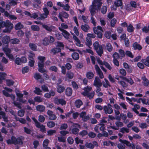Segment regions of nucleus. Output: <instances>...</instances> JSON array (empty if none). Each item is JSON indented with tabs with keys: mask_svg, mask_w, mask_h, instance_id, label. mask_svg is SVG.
<instances>
[{
	"mask_svg": "<svg viewBox=\"0 0 149 149\" xmlns=\"http://www.w3.org/2000/svg\"><path fill=\"white\" fill-rule=\"evenodd\" d=\"M38 58L40 61L38 62V71L42 73L47 72V71L44 68V62L46 59L45 57L42 56H38Z\"/></svg>",
	"mask_w": 149,
	"mask_h": 149,
	"instance_id": "f257e3e1",
	"label": "nucleus"
},
{
	"mask_svg": "<svg viewBox=\"0 0 149 149\" xmlns=\"http://www.w3.org/2000/svg\"><path fill=\"white\" fill-rule=\"evenodd\" d=\"M6 142L8 144H13L15 145L18 144L21 145L23 144L22 140L20 137L16 138L13 136H11L10 139L7 140Z\"/></svg>",
	"mask_w": 149,
	"mask_h": 149,
	"instance_id": "f03ea898",
	"label": "nucleus"
},
{
	"mask_svg": "<svg viewBox=\"0 0 149 149\" xmlns=\"http://www.w3.org/2000/svg\"><path fill=\"white\" fill-rule=\"evenodd\" d=\"M94 48L98 55L101 56L103 53L102 46L99 44L97 41H95L93 43Z\"/></svg>",
	"mask_w": 149,
	"mask_h": 149,
	"instance_id": "7ed1b4c3",
	"label": "nucleus"
},
{
	"mask_svg": "<svg viewBox=\"0 0 149 149\" xmlns=\"http://www.w3.org/2000/svg\"><path fill=\"white\" fill-rule=\"evenodd\" d=\"M54 41V38L52 36H50L49 38L45 37L42 40V44L45 46L48 45L50 43H53Z\"/></svg>",
	"mask_w": 149,
	"mask_h": 149,
	"instance_id": "20e7f679",
	"label": "nucleus"
},
{
	"mask_svg": "<svg viewBox=\"0 0 149 149\" xmlns=\"http://www.w3.org/2000/svg\"><path fill=\"white\" fill-rule=\"evenodd\" d=\"M96 37L95 34L88 33L87 34V37L86 38V45L89 47L92 45V38H94Z\"/></svg>",
	"mask_w": 149,
	"mask_h": 149,
	"instance_id": "39448f33",
	"label": "nucleus"
},
{
	"mask_svg": "<svg viewBox=\"0 0 149 149\" xmlns=\"http://www.w3.org/2000/svg\"><path fill=\"white\" fill-rule=\"evenodd\" d=\"M97 8L99 9L98 8V5H95V3H92V4L90 6L89 10L92 16L91 19H94L93 16L96 13V10L97 9Z\"/></svg>",
	"mask_w": 149,
	"mask_h": 149,
	"instance_id": "423d86ee",
	"label": "nucleus"
},
{
	"mask_svg": "<svg viewBox=\"0 0 149 149\" xmlns=\"http://www.w3.org/2000/svg\"><path fill=\"white\" fill-rule=\"evenodd\" d=\"M55 102L57 104H61L62 106L65 105L66 102L63 98H57L55 100Z\"/></svg>",
	"mask_w": 149,
	"mask_h": 149,
	"instance_id": "0eeeda50",
	"label": "nucleus"
},
{
	"mask_svg": "<svg viewBox=\"0 0 149 149\" xmlns=\"http://www.w3.org/2000/svg\"><path fill=\"white\" fill-rule=\"evenodd\" d=\"M47 114L49 116V118L50 120H54L57 118L56 116L53 114V112L52 111L48 110L47 112Z\"/></svg>",
	"mask_w": 149,
	"mask_h": 149,
	"instance_id": "6e6552de",
	"label": "nucleus"
},
{
	"mask_svg": "<svg viewBox=\"0 0 149 149\" xmlns=\"http://www.w3.org/2000/svg\"><path fill=\"white\" fill-rule=\"evenodd\" d=\"M42 27L46 30L49 32L54 31L56 28V27L53 26L51 25L50 26H49L45 24L42 25Z\"/></svg>",
	"mask_w": 149,
	"mask_h": 149,
	"instance_id": "1a4fd4ad",
	"label": "nucleus"
},
{
	"mask_svg": "<svg viewBox=\"0 0 149 149\" xmlns=\"http://www.w3.org/2000/svg\"><path fill=\"white\" fill-rule=\"evenodd\" d=\"M43 10L44 13L43 14H40V16L41 18L45 19L47 17V16L49 14V12L46 7L44 8H43Z\"/></svg>",
	"mask_w": 149,
	"mask_h": 149,
	"instance_id": "9d476101",
	"label": "nucleus"
},
{
	"mask_svg": "<svg viewBox=\"0 0 149 149\" xmlns=\"http://www.w3.org/2000/svg\"><path fill=\"white\" fill-rule=\"evenodd\" d=\"M93 85L95 87L101 86L102 83L101 80L97 77H96L94 80Z\"/></svg>",
	"mask_w": 149,
	"mask_h": 149,
	"instance_id": "9b49d317",
	"label": "nucleus"
},
{
	"mask_svg": "<svg viewBox=\"0 0 149 149\" xmlns=\"http://www.w3.org/2000/svg\"><path fill=\"white\" fill-rule=\"evenodd\" d=\"M65 90L64 86L60 84L57 83V84L56 91L59 93H63Z\"/></svg>",
	"mask_w": 149,
	"mask_h": 149,
	"instance_id": "f8f14e48",
	"label": "nucleus"
},
{
	"mask_svg": "<svg viewBox=\"0 0 149 149\" xmlns=\"http://www.w3.org/2000/svg\"><path fill=\"white\" fill-rule=\"evenodd\" d=\"M24 13L25 14L28 16L30 17L31 18H33L34 19H36L38 17V13H33L32 14L30 13L28 11H26L24 12Z\"/></svg>",
	"mask_w": 149,
	"mask_h": 149,
	"instance_id": "ddd939ff",
	"label": "nucleus"
},
{
	"mask_svg": "<svg viewBox=\"0 0 149 149\" xmlns=\"http://www.w3.org/2000/svg\"><path fill=\"white\" fill-rule=\"evenodd\" d=\"M10 37L9 36H5L2 39V41L3 44H6V46L7 47L8 46L9 42L10 41Z\"/></svg>",
	"mask_w": 149,
	"mask_h": 149,
	"instance_id": "4468645a",
	"label": "nucleus"
},
{
	"mask_svg": "<svg viewBox=\"0 0 149 149\" xmlns=\"http://www.w3.org/2000/svg\"><path fill=\"white\" fill-rule=\"evenodd\" d=\"M3 25L4 27H5L6 28H13V24L11 23L8 20H7L6 21V22L3 21Z\"/></svg>",
	"mask_w": 149,
	"mask_h": 149,
	"instance_id": "2eb2a0df",
	"label": "nucleus"
},
{
	"mask_svg": "<svg viewBox=\"0 0 149 149\" xmlns=\"http://www.w3.org/2000/svg\"><path fill=\"white\" fill-rule=\"evenodd\" d=\"M132 47L134 50L140 51L142 49V46L137 42H135L133 43Z\"/></svg>",
	"mask_w": 149,
	"mask_h": 149,
	"instance_id": "dca6fc26",
	"label": "nucleus"
},
{
	"mask_svg": "<svg viewBox=\"0 0 149 149\" xmlns=\"http://www.w3.org/2000/svg\"><path fill=\"white\" fill-rule=\"evenodd\" d=\"M103 109L106 114H110L113 112V109L111 107H107L106 106H105L104 107Z\"/></svg>",
	"mask_w": 149,
	"mask_h": 149,
	"instance_id": "f3484780",
	"label": "nucleus"
},
{
	"mask_svg": "<svg viewBox=\"0 0 149 149\" xmlns=\"http://www.w3.org/2000/svg\"><path fill=\"white\" fill-rule=\"evenodd\" d=\"M93 30L94 33L97 35V37L99 38H102V33L101 31H99L97 30V29L96 27H94L93 28Z\"/></svg>",
	"mask_w": 149,
	"mask_h": 149,
	"instance_id": "a211bd4d",
	"label": "nucleus"
},
{
	"mask_svg": "<svg viewBox=\"0 0 149 149\" xmlns=\"http://www.w3.org/2000/svg\"><path fill=\"white\" fill-rule=\"evenodd\" d=\"M59 29L61 31H62V34L65 38H69L70 34L68 31L62 28H59Z\"/></svg>",
	"mask_w": 149,
	"mask_h": 149,
	"instance_id": "6ab92c4d",
	"label": "nucleus"
},
{
	"mask_svg": "<svg viewBox=\"0 0 149 149\" xmlns=\"http://www.w3.org/2000/svg\"><path fill=\"white\" fill-rule=\"evenodd\" d=\"M2 118L3 119L4 121L8 122V117L6 116L5 112L3 111H0V119Z\"/></svg>",
	"mask_w": 149,
	"mask_h": 149,
	"instance_id": "aec40b11",
	"label": "nucleus"
},
{
	"mask_svg": "<svg viewBox=\"0 0 149 149\" xmlns=\"http://www.w3.org/2000/svg\"><path fill=\"white\" fill-rule=\"evenodd\" d=\"M36 110L40 112H43L45 111V107L42 105H38L36 107Z\"/></svg>",
	"mask_w": 149,
	"mask_h": 149,
	"instance_id": "412c9836",
	"label": "nucleus"
},
{
	"mask_svg": "<svg viewBox=\"0 0 149 149\" xmlns=\"http://www.w3.org/2000/svg\"><path fill=\"white\" fill-rule=\"evenodd\" d=\"M33 77L36 80L40 79V82L42 83L44 81V79L41 78V75L38 72L36 73L34 75Z\"/></svg>",
	"mask_w": 149,
	"mask_h": 149,
	"instance_id": "4be33fe9",
	"label": "nucleus"
},
{
	"mask_svg": "<svg viewBox=\"0 0 149 149\" xmlns=\"http://www.w3.org/2000/svg\"><path fill=\"white\" fill-rule=\"evenodd\" d=\"M65 94L67 96H70L72 93V90L70 87H67L65 90Z\"/></svg>",
	"mask_w": 149,
	"mask_h": 149,
	"instance_id": "5701e85b",
	"label": "nucleus"
},
{
	"mask_svg": "<svg viewBox=\"0 0 149 149\" xmlns=\"http://www.w3.org/2000/svg\"><path fill=\"white\" fill-rule=\"evenodd\" d=\"M69 15L66 12L64 11H62L59 13V17L60 19H62V17L67 18L68 17Z\"/></svg>",
	"mask_w": 149,
	"mask_h": 149,
	"instance_id": "b1692460",
	"label": "nucleus"
},
{
	"mask_svg": "<svg viewBox=\"0 0 149 149\" xmlns=\"http://www.w3.org/2000/svg\"><path fill=\"white\" fill-rule=\"evenodd\" d=\"M141 61L146 66L149 67V56H147L145 58H142Z\"/></svg>",
	"mask_w": 149,
	"mask_h": 149,
	"instance_id": "393cba45",
	"label": "nucleus"
},
{
	"mask_svg": "<svg viewBox=\"0 0 149 149\" xmlns=\"http://www.w3.org/2000/svg\"><path fill=\"white\" fill-rule=\"evenodd\" d=\"M61 49L59 47L53 48L51 49V53H53V54H55L61 52Z\"/></svg>",
	"mask_w": 149,
	"mask_h": 149,
	"instance_id": "a878e982",
	"label": "nucleus"
},
{
	"mask_svg": "<svg viewBox=\"0 0 149 149\" xmlns=\"http://www.w3.org/2000/svg\"><path fill=\"white\" fill-rule=\"evenodd\" d=\"M81 29L85 32H87L90 29L89 26L86 24L82 25L81 26Z\"/></svg>",
	"mask_w": 149,
	"mask_h": 149,
	"instance_id": "bb28decb",
	"label": "nucleus"
},
{
	"mask_svg": "<svg viewBox=\"0 0 149 149\" xmlns=\"http://www.w3.org/2000/svg\"><path fill=\"white\" fill-rule=\"evenodd\" d=\"M86 76L88 79H91L93 78L94 74L92 72L88 71L86 72Z\"/></svg>",
	"mask_w": 149,
	"mask_h": 149,
	"instance_id": "cd10ccee",
	"label": "nucleus"
},
{
	"mask_svg": "<svg viewBox=\"0 0 149 149\" xmlns=\"http://www.w3.org/2000/svg\"><path fill=\"white\" fill-rule=\"evenodd\" d=\"M74 104L76 108H79L83 104V102L81 100L78 99L75 101Z\"/></svg>",
	"mask_w": 149,
	"mask_h": 149,
	"instance_id": "c85d7f7f",
	"label": "nucleus"
},
{
	"mask_svg": "<svg viewBox=\"0 0 149 149\" xmlns=\"http://www.w3.org/2000/svg\"><path fill=\"white\" fill-rule=\"evenodd\" d=\"M77 2L78 5H81L83 7V8L79 9H78L80 12L81 13V12H84L85 10V8L83 6V5L82 3V0H76Z\"/></svg>",
	"mask_w": 149,
	"mask_h": 149,
	"instance_id": "c756f323",
	"label": "nucleus"
},
{
	"mask_svg": "<svg viewBox=\"0 0 149 149\" xmlns=\"http://www.w3.org/2000/svg\"><path fill=\"white\" fill-rule=\"evenodd\" d=\"M29 46L32 50L35 51H37V46L36 44L34 43H30L29 44Z\"/></svg>",
	"mask_w": 149,
	"mask_h": 149,
	"instance_id": "7c9ffc66",
	"label": "nucleus"
},
{
	"mask_svg": "<svg viewBox=\"0 0 149 149\" xmlns=\"http://www.w3.org/2000/svg\"><path fill=\"white\" fill-rule=\"evenodd\" d=\"M102 0H94L93 3H95V5H98V8L99 10L100 8L102 3L101 2Z\"/></svg>",
	"mask_w": 149,
	"mask_h": 149,
	"instance_id": "2f4dec72",
	"label": "nucleus"
},
{
	"mask_svg": "<svg viewBox=\"0 0 149 149\" xmlns=\"http://www.w3.org/2000/svg\"><path fill=\"white\" fill-rule=\"evenodd\" d=\"M104 80L105 81V82L103 81L102 82V84L104 87L105 88H107L108 86L111 87V85L110 84V83L108 80L106 78L104 79Z\"/></svg>",
	"mask_w": 149,
	"mask_h": 149,
	"instance_id": "473e14b6",
	"label": "nucleus"
},
{
	"mask_svg": "<svg viewBox=\"0 0 149 149\" xmlns=\"http://www.w3.org/2000/svg\"><path fill=\"white\" fill-rule=\"evenodd\" d=\"M6 82L7 86H13L15 83V82L13 80L11 79H6Z\"/></svg>",
	"mask_w": 149,
	"mask_h": 149,
	"instance_id": "72a5a7b5",
	"label": "nucleus"
},
{
	"mask_svg": "<svg viewBox=\"0 0 149 149\" xmlns=\"http://www.w3.org/2000/svg\"><path fill=\"white\" fill-rule=\"evenodd\" d=\"M23 25L22 24L21 22H18L15 25V28L16 30H19L23 28Z\"/></svg>",
	"mask_w": 149,
	"mask_h": 149,
	"instance_id": "f704fd0d",
	"label": "nucleus"
},
{
	"mask_svg": "<svg viewBox=\"0 0 149 149\" xmlns=\"http://www.w3.org/2000/svg\"><path fill=\"white\" fill-rule=\"evenodd\" d=\"M10 42L12 44H16L19 43L20 40L19 39L15 38L11 39Z\"/></svg>",
	"mask_w": 149,
	"mask_h": 149,
	"instance_id": "c9c22d12",
	"label": "nucleus"
},
{
	"mask_svg": "<svg viewBox=\"0 0 149 149\" xmlns=\"http://www.w3.org/2000/svg\"><path fill=\"white\" fill-rule=\"evenodd\" d=\"M37 128H40V130L42 132H43L46 131V128L45 126L43 125H41L40 123L38 126H36Z\"/></svg>",
	"mask_w": 149,
	"mask_h": 149,
	"instance_id": "e433bc0d",
	"label": "nucleus"
},
{
	"mask_svg": "<svg viewBox=\"0 0 149 149\" xmlns=\"http://www.w3.org/2000/svg\"><path fill=\"white\" fill-rule=\"evenodd\" d=\"M72 57L74 60H77L79 58V55L78 53L74 52L72 54Z\"/></svg>",
	"mask_w": 149,
	"mask_h": 149,
	"instance_id": "4c0bfd02",
	"label": "nucleus"
},
{
	"mask_svg": "<svg viewBox=\"0 0 149 149\" xmlns=\"http://www.w3.org/2000/svg\"><path fill=\"white\" fill-rule=\"evenodd\" d=\"M119 131L123 134H124L125 132L128 133L130 132V130L126 127H123L120 129Z\"/></svg>",
	"mask_w": 149,
	"mask_h": 149,
	"instance_id": "58836bf2",
	"label": "nucleus"
},
{
	"mask_svg": "<svg viewBox=\"0 0 149 149\" xmlns=\"http://www.w3.org/2000/svg\"><path fill=\"white\" fill-rule=\"evenodd\" d=\"M3 15L5 16L8 17L10 19H16V17L14 15H10V14L7 11L4 12Z\"/></svg>",
	"mask_w": 149,
	"mask_h": 149,
	"instance_id": "ea45409f",
	"label": "nucleus"
},
{
	"mask_svg": "<svg viewBox=\"0 0 149 149\" xmlns=\"http://www.w3.org/2000/svg\"><path fill=\"white\" fill-rule=\"evenodd\" d=\"M47 126L50 128L54 127L55 125V123L53 121H49L47 123Z\"/></svg>",
	"mask_w": 149,
	"mask_h": 149,
	"instance_id": "a19ab883",
	"label": "nucleus"
},
{
	"mask_svg": "<svg viewBox=\"0 0 149 149\" xmlns=\"http://www.w3.org/2000/svg\"><path fill=\"white\" fill-rule=\"evenodd\" d=\"M34 100L35 102L38 103L42 102L43 101L42 98L38 96L35 97L34 98Z\"/></svg>",
	"mask_w": 149,
	"mask_h": 149,
	"instance_id": "79ce46f5",
	"label": "nucleus"
},
{
	"mask_svg": "<svg viewBox=\"0 0 149 149\" xmlns=\"http://www.w3.org/2000/svg\"><path fill=\"white\" fill-rule=\"evenodd\" d=\"M55 37L58 40H60L62 38V36L59 32L58 31L55 32Z\"/></svg>",
	"mask_w": 149,
	"mask_h": 149,
	"instance_id": "37998d69",
	"label": "nucleus"
},
{
	"mask_svg": "<svg viewBox=\"0 0 149 149\" xmlns=\"http://www.w3.org/2000/svg\"><path fill=\"white\" fill-rule=\"evenodd\" d=\"M122 0H116L114 2L115 5L117 7L121 6L122 5Z\"/></svg>",
	"mask_w": 149,
	"mask_h": 149,
	"instance_id": "c03bdc74",
	"label": "nucleus"
},
{
	"mask_svg": "<svg viewBox=\"0 0 149 149\" xmlns=\"http://www.w3.org/2000/svg\"><path fill=\"white\" fill-rule=\"evenodd\" d=\"M33 92L35 94L38 95H40L41 94L40 93L42 92V91L39 88L36 87L35 90Z\"/></svg>",
	"mask_w": 149,
	"mask_h": 149,
	"instance_id": "a18cd8bd",
	"label": "nucleus"
},
{
	"mask_svg": "<svg viewBox=\"0 0 149 149\" xmlns=\"http://www.w3.org/2000/svg\"><path fill=\"white\" fill-rule=\"evenodd\" d=\"M67 77L69 79L73 78L74 76V74L71 71H68L66 73Z\"/></svg>",
	"mask_w": 149,
	"mask_h": 149,
	"instance_id": "49530a36",
	"label": "nucleus"
},
{
	"mask_svg": "<svg viewBox=\"0 0 149 149\" xmlns=\"http://www.w3.org/2000/svg\"><path fill=\"white\" fill-rule=\"evenodd\" d=\"M49 69L50 71H53L55 72H56L58 70L57 67L55 65L50 66Z\"/></svg>",
	"mask_w": 149,
	"mask_h": 149,
	"instance_id": "de8ad7c7",
	"label": "nucleus"
},
{
	"mask_svg": "<svg viewBox=\"0 0 149 149\" xmlns=\"http://www.w3.org/2000/svg\"><path fill=\"white\" fill-rule=\"evenodd\" d=\"M31 29L34 31H38L40 30V28L37 25H33L31 26Z\"/></svg>",
	"mask_w": 149,
	"mask_h": 149,
	"instance_id": "09e8293b",
	"label": "nucleus"
},
{
	"mask_svg": "<svg viewBox=\"0 0 149 149\" xmlns=\"http://www.w3.org/2000/svg\"><path fill=\"white\" fill-rule=\"evenodd\" d=\"M119 141L121 143L126 145L128 146H129V144L130 143V142L126 140H122L121 139H120Z\"/></svg>",
	"mask_w": 149,
	"mask_h": 149,
	"instance_id": "8fccbe9b",
	"label": "nucleus"
},
{
	"mask_svg": "<svg viewBox=\"0 0 149 149\" xmlns=\"http://www.w3.org/2000/svg\"><path fill=\"white\" fill-rule=\"evenodd\" d=\"M127 31L129 33L133 32L134 31V27L131 24H129L127 27Z\"/></svg>",
	"mask_w": 149,
	"mask_h": 149,
	"instance_id": "3c124183",
	"label": "nucleus"
},
{
	"mask_svg": "<svg viewBox=\"0 0 149 149\" xmlns=\"http://www.w3.org/2000/svg\"><path fill=\"white\" fill-rule=\"evenodd\" d=\"M112 57L113 58V59H119L120 58V55L117 52H115L113 53L112 55Z\"/></svg>",
	"mask_w": 149,
	"mask_h": 149,
	"instance_id": "603ef678",
	"label": "nucleus"
},
{
	"mask_svg": "<svg viewBox=\"0 0 149 149\" xmlns=\"http://www.w3.org/2000/svg\"><path fill=\"white\" fill-rule=\"evenodd\" d=\"M106 48L107 50L109 52H111L113 49L112 46L110 43L107 44Z\"/></svg>",
	"mask_w": 149,
	"mask_h": 149,
	"instance_id": "864d4df0",
	"label": "nucleus"
},
{
	"mask_svg": "<svg viewBox=\"0 0 149 149\" xmlns=\"http://www.w3.org/2000/svg\"><path fill=\"white\" fill-rule=\"evenodd\" d=\"M79 131V129L77 128L74 127L71 130V132L72 134L76 135L78 133Z\"/></svg>",
	"mask_w": 149,
	"mask_h": 149,
	"instance_id": "5fc2aeb1",
	"label": "nucleus"
},
{
	"mask_svg": "<svg viewBox=\"0 0 149 149\" xmlns=\"http://www.w3.org/2000/svg\"><path fill=\"white\" fill-rule=\"evenodd\" d=\"M3 49L6 56L10 54L11 50L9 48L5 47L3 48Z\"/></svg>",
	"mask_w": 149,
	"mask_h": 149,
	"instance_id": "6e6d98bb",
	"label": "nucleus"
},
{
	"mask_svg": "<svg viewBox=\"0 0 149 149\" xmlns=\"http://www.w3.org/2000/svg\"><path fill=\"white\" fill-rule=\"evenodd\" d=\"M118 52L120 54V57L121 58H124L125 56V53L124 51L122 49H120L119 50Z\"/></svg>",
	"mask_w": 149,
	"mask_h": 149,
	"instance_id": "4d7b16f0",
	"label": "nucleus"
},
{
	"mask_svg": "<svg viewBox=\"0 0 149 149\" xmlns=\"http://www.w3.org/2000/svg\"><path fill=\"white\" fill-rule=\"evenodd\" d=\"M111 35V33L110 31H106L104 35L105 37L108 39L110 38Z\"/></svg>",
	"mask_w": 149,
	"mask_h": 149,
	"instance_id": "13d9d810",
	"label": "nucleus"
},
{
	"mask_svg": "<svg viewBox=\"0 0 149 149\" xmlns=\"http://www.w3.org/2000/svg\"><path fill=\"white\" fill-rule=\"evenodd\" d=\"M124 144L123 143H119L117 145V147L119 149H125V146Z\"/></svg>",
	"mask_w": 149,
	"mask_h": 149,
	"instance_id": "bf43d9fd",
	"label": "nucleus"
},
{
	"mask_svg": "<svg viewBox=\"0 0 149 149\" xmlns=\"http://www.w3.org/2000/svg\"><path fill=\"white\" fill-rule=\"evenodd\" d=\"M125 54H126L127 56L131 58H132L134 57V56L132 54V53L130 51H126L125 52Z\"/></svg>",
	"mask_w": 149,
	"mask_h": 149,
	"instance_id": "052dcab7",
	"label": "nucleus"
},
{
	"mask_svg": "<svg viewBox=\"0 0 149 149\" xmlns=\"http://www.w3.org/2000/svg\"><path fill=\"white\" fill-rule=\"evenodd\" d=\"M67 141L70 144H72L73 143L74 140L72 138L71 136L68 137L67 138Z\"/></svg>",
	"mask_w": 149,
	"mask_h": 149,
	"instance_id": "680f3d73",
	"label": "nucleus"
},
{
	"mask_svg": "<svg viewBox=\"0 0 149 149\" xmlns=\"http://www.w3.org/2000/svg\"><path fill=\"white\" fill-rule=\"evenodd\" d=\"M99 126H100V127H99V129L100 130L104 131L105 130V125L103 123H100L98 124Z\"/></svg>",
	"mask_w": 149,
	"mask_h": 149,
	"instance_id": "e2e57ef3",
	"label": "nucleus"
},
{
	"mask_svg": "<svg viewBox=\"0 0 149 149\" xmlns=\"http://www.w3.org/2000/svg\"><path fill=\"white\" fill-rule=\"evenodd\" d=\"M29 68L28 66H25L22 68V72L23 74L28 72L29 71Z\"/></svg>",
	"mask_w": 149,
	"mask_h": 149,
	"instance_id": "0e129e2a",
	"label": "nucleus"
},
{
	"mask_svg": "<svg viewBox=\"0 0 149 149\" xmlns=\"http://www.w3.org/2000/svg\"><path fill=\"white\" fill-rule=\"evenodd\" d=\"M115 124L117 127H118V128L119 127H123V123L120 121H116L115 122Z\"/></svg>",
	"mask_w": 149,
	"mask_h": 149,
	"instance_id": "69168bd1",
	"label": "nucleus"
},
{
	"mask_svg": "<svg viewBox=\"0 0 149 149\" xmlns=\"http://www.w3.org/2000/svg\"><path fill=\"white\" fill-rule=\"evenodd\" d=\"M45 120V118L43 116L40 115L38 117V120L41 123H43Z\"/></svg>",
	"mask_w": 149,
	"mask_h": 149,
	"instance_id": "338daca9",
	"label": "nucleus"
},
{
	"mask_svg": "<svg viewBox=\"0 0 149 149\" xmlns=\"http://www.w3.org/2000/svg\"><path fill=\"white\" fill-rule=\"evenodd\" d=\"M49 142V141L48 139H46L44 140L42 144L43 147H46L47 146Z\"/></svg>",
	"mask_w": 149,
	"mask_h": 149,
	"instance_id": "774afa93",
	"label": "nucleus"
}]
</instances>
